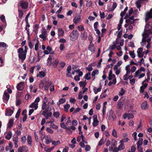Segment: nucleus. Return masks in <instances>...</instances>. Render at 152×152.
Listing matches in <instances>:
<instances>
[{
    "mask_svg": "<svg viewBox=\"0 0 152 152\" xmlns=\"http://www.w3.org/2000/svg\"><path fill=\"white\" fill-rule=\"evenodd\" d=\"M26 110H24L23 111L22 113V115H24V116L23 118V122H24L26 121L27 118V115L26 114Z\"/></svg>",
    "mask_w": 152,
    "mask_h": 152,
    "instance_id": "nucleus-30",
    "label": "nucleus"
},
{
    "mask_svg": "<svg viewBox=\"0 0 152 152\" xmlns=\"http://www.w3.org/2000/svg\"><path fill=\"white\" fill-rule=\"evenodd\" d=\"M143 35V39H145V42H146L147 43H151L150 42V41H151V38H148V39H146V38H147L148 37H144V35Z\"/></svg>",
    "mask_w": 152,
    "mask_h": 152,
    "instance_id": "nucleus-56",
    "label": "nucleus"
},
{
    "mask_svg": "<svg viewBox=\"0 0 152 152\" xmlns=\"http://www.w3.org/2000/svg\"><path fill=\"white\" fill-rule=\"evenodd\" d=\"M143 48H139L137 51V56L139 58L142 57L145 54V52H143Z\"/></svg>",
    "mask_w": 152,
    "mask_h": 152,
    "instance_id": "nucleus-12",
    "label": "nucleus"
},
{
    "mask_svg": "<svg viewBox=\"0 0 152 152\" xmlns=\"http://www.w3.org/2000/svg\"><path fill=\"white\" fill-rule=\"evenodd\" d=\"M143 141V139L142 138H140L137 143V146L142 145V144Z\"/></svg>",
    "mask_w": 152,
    "mask_h": 152,
    "instance_id": "nucleus-39",
    "label": "nucleus"
},
{
    "mask_svg": "<svg viewBox=\"0 0 152 152\" xmlns=\"http://www.w3.org/2000/svg\"><path fill=\"white\" fill-rule=\"evenodd\" d=\"M147 42H145V40L142 38V41L141 42V45L142 46H144V45L146 44Z\"/></svg>",
    "mask_w": 152,
    "mask_h": 152,
    "instance_id": "nucleus-63",
    "label": "nucleus"
},
{
    "mask_svg": "<svg viewBox=\"0 0 152 152\" xmlns=\"http://www.w3.org/2000/svg\"><path fill=\"white\" fill-rule=\"evenodd\" d=\"M27 142L28 144L29 145H31L32 142V139L31 136L30 135H28L27 137Z\"/></svg>",
    "mask_w": 152,
    "mask_h": 152,
    "instance_id": "nucleus-27",
    "label": "nucleus"
},
{
    "mask_svg": "<svg viewBox=\"0 0 152 152\" xmlns=\"http://www.w3.org/2000/svg\"><path fill=\"white\" fill-rule=\"evenodd\" d=\"M70 39L72 42H75L77 40L79 37V33L76 30H73L69 35Z\"/></svg>",
    "mask_w": 152,
    "mask_h": 152,
    "instance_id": "nucleus-3",
    "label": "nucleus"
},
{
    "mask_svg": "<svg viewBox=\"0 0 152 152\" xmlns=\"http://www.w3.org/2000/svg\"><path fill=\"white\" fill-rule=\"evenodd\" d=\"M121 144L120 145H119L118 148H115L114 149V150L117 151L118 150H121L124 149V144L122 142H121Z\"/></svg>",
    "mask_w": 152,
    "mask_h": 152,
    "instance_id": "nucleus-22",
    "label": "nucleus"
},
{
    "mask_svg": "<svg viewBox=\"0 0 152 152\" xmlns=\"http://www.w3.org/2000/svg\"><path fill=\"white\" fill-rule=\"evenodd\" d=\"M40 99L39 97H37L35 99L34 102H33L29 106V107L31 108H34L36 110L38 107V103L39 102Z\"/></svg>",
    "mask_w": 152,
    "mask_h": 152,
    "instance_id": "nucleus-7",
    "label": "nucleus"
},
{
    "mask_svg": "<svg viewBox=\"0 0 152 152\" xmlns=\"http://www.w3.org/2000/svg\"><path fill=\"white\" fill-rule=\"evenodd\" d=\"M99 73V71L98 70L96 69L93 71L92 72L91 75L92 76H94L96 75H97Z\"/></svg>",
    "mask_w": 152,
    "mask_h": 152,
    "instance_id": "nucleus-52",
    "label": "nucleus"
},
{
    "mask_svg": "<svg viewBox=\"0 0 152 152\" xmlns=\"http://www.w3.org/2000/svg\"><path fill=\"white\" fill-rule=\"evenodd\" d=\"M24 88V83L23 82H20L17 85V89L19 90H22Z\"/></svg>",
    "mask_w": 152,
    "mask_h": 152,
    "instance_id": "nucleus-18",
    "label": "nucleus"
},
{
    "mask_svg": "<svg viewBox=\"0 0 152 152\" xmlns=\"http://www.w3.org/2000/svg\"><path fill=\"white\" fill-rule=\"evenodd\" d=\"M108 117L110 119L114 120V118L113 116V110H111L110 111Z\"/></svg>",
    "mask_w": 152,
    "mask_h": 152,
    "instance_id": "nucleus-33",
    "label": "nucleus"
},
{
    "mask_svg": "<svg viewBox=\"0 0 152 152\" xmlns=\"http://www.w3.org/2000/svg\"><path fill=\"white\" fill-rule=\"evenodd\" d=\"M91 77V73L90 72H88L85 76L84 78L87 80L90 79Z\"/></svg>",
    "mask_w": 152,
    "mask_h": 152,
    "instance_id": "nucleus-45",
    "label": "nucleus"
},
{
    "mask_svg": "<svg viewBox=\"0 0 152 152\" xmlns=\"http://www.w3.org/2000/svg\"><path fill=\"white\" fill-rule=\"evenodd\" d=\"M10 95L7 93V92L5 91L3 96V99L5 103L7 102L9 99Z\"/></svg>",
    "mask_w": 152,
    "mask_h": 152,
    "instance_id": "nucleus-13",
    "label": "nucleus"
},
{
    "mask_svg": "<svg viewBox=\"0 0 152 152\" xmlns=\"http://www.w3.org/2000/svg\"><path fill=\"white\" fill-rule=\"evenodd\" d=\"M79 85L80 87H84L86 84V81H80L79 82Z\"/></svg>",
    "mask_w": 152,
    "mask_h": 152,
    "instance_id": "nucleus-47",
    "label": "nucleus"
},
{
    "mask_svg": "<svg viewBox=\"0 0 152 152\" xmlns=\"http://www.w3.org/2000/svg\"><path fill=\"white\" fill-rule=\"evenodd\" d=\"M47 105L45 101H43L42 106V109L43 110H45L46 108Z\"/></svg>",
    "mask_w": 152,
    "mask_h": 152,
    "instance_id": "nucleus-40",
    "label": "nucleus"
},
{
    "mask_svg": "<svg viewBox=\"0 0 152 152\" xmlns=\"http://www.w3.org/2000/svg\"><path fill=\"white\" fill-rule=\"evenodd\" d=\"M58 33L59 37H62L64 35V31L62 28H59L58 29Z\"/></svg>",
    "mask_w": 152,
    "mask_h": 152,
    "instance_id": "nucleus-20",
    "label": "nucleus"
},
{
    "mask_svg": "<svg viewBox=\"0 0 152 152\" xmlns=\"http://www.w3.org/2000/svg\"><path fill=\"white\" fill-rule=\"evenodd\" d=\"M141 72L139 69H138L136 72L134 76V77H137L138 76L140 75L141 74Z\"/></svg>",
    "mask_w": 152,
    "mask_h": 152,
    "instance_id": "nucleus-42",
    "label": "nucleus"
},
{
    "mask_svg": "<svg viewBox=\"0 0 152 152\" xmlns=\"http://www.w3.org/2000/svg\"><path fill=\"white\" fill-rule=\"evenodd\" d=\"M60 141L59 140L57 141H52V144L53 145H56L60 144Z\"/></svg>",
    "mask_w": 152,
    "mask_h": 152,
    "instance_id": "nucleus-55",
    "label": "nucleus"
},
{
    "mask_svg": "<svg viewBox=\"0 0 152 152\" xmlns=\"http://www.w3.org/2000/svg\"><path fill=\"white\" fill-rule=\"evenodd\" d=\"M112 134L113 137H118L117 132L115 129H113Z\"/></svg>",
    "mask_w": 152,
    "mask_h": 152,
    "instance_id": "nucleus-54",
    "label": "nucleus"
},
{
    "mask_svg": "<svg viewBox=\"0 0 152 152\" xmlns=\"http://www.w3.org/2000/svg\"><path fill=\"white\" fill-rule=\"evenodd\" d=\"M18 53L19 58L21 60L22 62H23L26 58L27 53L26 50L24 51L23 48H20L18 49Z\"/></svg>",
    "mask_w": 152,
    "mask_h": 152,
    "instance_id": "nucleus-2",
    "label": "nucleus"
},
{
    "mask_svg": "<svg viewBox=\"0 0 152 152\" xmlns=\"http://www.w3.org/2000/svg\"><path fill=\"white\" fill-rule=\"evenodd\" d=\"M101 87H100L98 88L95 87L93 88V91L95 94H97L98 92H100L101 91Z\"/></svg>",
    "mask_w": 152,
    "mask_h": 152,
    "instance_id": "nucleus-28",
    "label": "nucleus"
},
{
    "mask_svg": "<svg viewBox=\"0 0 152 152\" xmlns=\"http://www.w3.org/2000/svg\"><path fill=\"white\" fill-rule=\"evenodd\" d=\"M151 26L148 24H146L144 29V31L143 35L144 37H148L149 34L152 32Z\"/></svg>",
    "mask_w": 152,
    "mask_h": 152,
    "instance_id": "nucleus-4",
    "label": "nucleus"
},
{
    "mask_svg": "<svg viewBox=\"0 0 152 152\" xmlns=\"http://www.w3.org/2000/svg\"><path fill=\"white\" fill-rule=\"evenodd\" d=\"M49 119L50 120L46 122V125L48 124H52L55 121V120L53 118H50Z\"/></svg>",
    "mask_w": 152,
    "mask_h": 152,
    "instance_id": "nucleus-36",
    "label": "nucleus"
},
{
    "mask_svg": "<svg viewBox=\"0 0 152 152\" xmlns=\"http://www.w3.org/2000/svg\"><path fill=\"white\" fill-rule=\"evenodd\" d=\"M59 62V61L58 59H56L53 61L52 63L53 66L54 67L56 68L57 66V65Z\"/></svg>",
    "mask_w": 152,
    "mask_h": 152,
    "instance_id": "nucleus-34",
    "label": "nucleus"
},
{
    "mask_svg": "<svg viewBox=\"0 0 152 152\" xmlns=\"http://www.w3.org/2000/svg\"><path fill=\"white\" fill-rule=\"evenodd\" d=\"M70 107V105L68 104H66L64 106L65 110L66 111H68V110Z\"/></svg>",
    "mask_w": 152,
    "mask_h": 152,
    "instance_id": "nucleus-57",
    "label": "nucleus"
},
{
    "mask_svg": "<svg viewBox=\"0 0 152 152\" xmlns=\"http://www.w3.org/2000/svg\"><path fill=\"white\" fill-rule=\"evenodd\" d=\"M7 45L4 42H1L0 43V49L1 50H4L6 48Z\"/></svg>",
    "mask_w": 152,
    "mask_h": 152,
    "instance_id": "nucleus-25",
    "label": "nucleus"
},
{
    "mask_svg": "<svg viewBox=\"0 0 152 152\" xmlns=\"http://www.w3.org/2000/svg\"><path fill=\"white\" fill-rule=\"evenodd\" d=\"M117 144V142L114 139H113L111 147L109 148V150L112 151L114 148H115Z\"/></svg>",
    "mask_w": 152,
    "mask_h": 152,
    "instance_id": "nucleus-16",
    "label": "nucleus"
},
{
    "mask_svg": "<svg viewBox=\"0 0 152 152\" xmlns=\"http://www.w3.org/2000/svg\"><path fill=\"white\" fill-rule=\"evenodd\" d=\"M125 69L126 71V73H127L128 74H130L131 72L130 64L126 66Z\"/></svg>",
    "mask_w": 152,
    "mask_h": 152,
    "instance_id": "nucleus-29",
    "label": "nucleus"
},
{
    "mask_svg": "<svg viewBox=\"0 0 152 152\" xmlns=\"http://www.w3.org/2000/svg\"><path fill=\"white\" fill-rule=\"evenodd\" d=\"M66 100L64 99H61L59 101V103H58V104L59 105L60 104H62L65 102Z\"/></svg>",
    "mask_w": 152,
    "mask_h": 152,
    "instance_id": "nucleus-58",
    "label": "nucleus"
},
{
    "mask_svg": "<svg viewBox=\"0 0 152 152\" xmlns=\"http://www.w3.org/2000/svg\"><path fill=\"white\" fill-rule=\"evenodd\" d=\"M125 90L123 88H121V91L119 93V95L120 96H123L125 93Z\"/></svg>",
    "mask_w": 152,
    "mask_h": 152,
    "instance_id": "nucleus-49",
    "label": "nucleus"
},
{
    "mask_svg": "<svg viewBox=\"0 0 152 152\" xmlns=\"http://www.w3.org/2000/svg\"><path fill=\"white\" fill-rule=\"evenodd\" d=\"M130 74H128L126 73L123 76V79L124 80L127 81L128 80L129 76Z\"/></svg>",
    "mask_w": 152,
    "mask_h": 152,
    "instance_id": "nucleus-46",
    "label": "nucleus"
},
{
    "mask_svg": "<svg viewBox=\"0 0 152 152\" xmlns=\"http://www.w3.org/2000/svg\"><path fill=\"white\" fill-rule=\"evenodd\" d=\"M21 142H22L24 144L26 140V137L25 136H23L21 138Z\"/></svg>",
    "mask_w": 152,
    "mask_h": 152,
    "instance_id": "nucleus-59",
    "label": "nucleus"
},
{
    "mask_svg": "<svg viewBox=\"0 0 152 152\" xmlns=\"http://www.w3.org/2000/svg\"><path fill=\"white\" fill-rule=\"evenodd\" d=\"M88 50L91 52H93L94 51V47L93 45L90 44L89 46Z\"/></svg>",
    "mask_w": 152,
    "mask_h": 152,
    "instance_id": "nucleus-50",
    "label": "nucleus"
},
{
    "mask_svg": "<svg viewBox=\"0 0 152 152\" xmlns=\"http://www.w3.org/2000/svg\"><path fill=\"white\" fill-rule=\"evenodd\" d=\"M13 113V111L10 109H7L5 112V115L8 116H11Z\"/></svg>",
    "mask_w": 152,
    "mask_h": 152,
    "instance_id": "nucleus-21",
    "label": "nucleus"
},
{
    "mask_svg": "<svg viewBox=\"0 0 152 152\" xmlns=\"http://www.w3.org/2000/svg\"><path fill=\"white\" fill-rule=\"evenodd\" d=\"M141 108L144 110H146L148 108V105L147 102L144 101L141 104Z\"/></svg>",
    "mask_w": 152,
    "mask_h": 152,
    "instance_id": "nucleus-19",
    "label": "nucleus"
},
{
    "mask_svg": "<svg viewBox=\"0 0 152 152\" xmlns=\"http://www.w3.org/2000/svg\"><path fill=\"white\" fill-rule=\"evenodd\" d=\"M115 76L114 74H113L112 75H109V76H108V79L109 80H111L113 78H114V79L115 78Z\"/></svg>",
    "mask_w": 152,
    "mask_h": 152,
    "instance_id": "nucleus-60",
    "label": "nucleus"
},
{
    "mask_svg": "<svg viewBox=\"0 0 152 152\" xmlns=\"http://www.w3.org/2000/svg\"><path fill=\"white\" fill-rule=\"evenodd\" d=\"M87 37V33L86 31H84L83 34H82L81 39L83 40H86Z\"/></svg>",
    "mask_w": 152,
    "mask_h": 152,
    "instance_id": "nucleus-26",
    "label": "nucleus"
},
{
    "mask_svg": "<svg viewBox=\"0 0 152 152\" xmlns=\"http://www.w3.org/2000/svg\"><path fill=\"white\" fill-rule=\"evenodd\" d=\"M50 127L55 129H57L58 128V127L57 126L53 123L50 124Z\"/></svg>",
    "mask_w": 152,
    "mask_h": 152,
    "instance_id": "nucleus-44",
    "label": "nucleus"
},
{
    "mask_svg": "<svg viewBox=\"0 0 152 152\" xmlns=\"http://www.w3.org/2000/svg\"><path fill=\"white\" fill-rule=\"evenodd\" d=\"M128 8L126 7L124 9V11L122 12L120 14L121 18L119 20V23L118 25V30H120L121 28V26L123 21V17L126 13V12Z\"/></svg>",
    "mask_w": 152,
    "mask_h": 152,
    "instance_id": "nucleus-5",
    "label": "nucleus"
},
{
    "mask_svg": "<svg viewBox=\"0 0 152 152\" xmlns=\"http://www.w3.org/2000/svg\"><path fill=\"white\" fill-rule=\"evenodd\" d=\"M45 75V73L42 71L39 72V74L37 75V77H40L42 78L44 77Z\"/></svg>",
    "mask_w": 152,
    "mask_h": 152,
    "instance_id": "nucleus-31",
    "label": "nucleus"
},
{
    "mask_svg": "<svg viewBox=\"0 0 152 152\" xmlns=\"http://www.w3.org/2000/svg\"><path fill=\"white\" fill-rule=\"evenodd\" d=\"M150 18H152V8L149 11L146 12L145 13V21L147 22Z\"/></svg>",
    "mask_w": 152,
    "mask_h": 152,
    "instance_id": "nucleus-10",
    "label": "nucleus"
},
{
    "mask_svg": "<svg viewBox=\"0 0 152 152\" xmlns=\"http://www.w3.org/2000/svg\"><path fill=\"white\" fill-rule=\"evenodd\" d=\"M78 30L80 31H82L84 30V28L83 26L80 25L78 26L77 27Z\"/></svg>",
    "mask_w": 152,
    "mask_h": 152,
    "instance_id": "nucleus-61",
    "label": "nucleus"
},
{
    "mask_svg": "<svg viewBox=\"0 0 152 152\" xmlns=\"http://www.w3.org/2000/svg\"><path fill=\"white\" fill-rule=\"evenodd\" d=\"M28 151V148L26 146H22L20 147L18 150V152H27Z\"/></svg>",
    "mask_w": 152,
    "mask_h": 152,
    "instance_id": "nucleus-15",
    "label": "nucleus"
},
{
    "mask_svg": "<svg viewBox=\"0 0 152 152\" xmlns=\"http://www.w3.org/2000/svg\"><path fill=\"white\" fill-rule=\"evenodd\" d=\"M123 104L122 102L118 101V102L117 106L118 108L121 109L123 106Z\"/></svg>",
    "mask_w": 152,
    "mask_h": 152,
    "instance_id": "nucleus-48",
    "label": "nucleus"
},
{
    "mask_svg": "<svg viewBox=\"0 0 152 152\" xmlns=\"http://www.w3.org/2000/svg\"><path fill=\"white\" fill-rule=\"evenodd\" d=\"M46 131L48 132L50 134H52L53 133V131L50 127H47Z\"/></svg>",
    "mask_w": 152,
    "mask_h": 152,
    "instance_id": "nucleus-43",
    "label": "nucleus"
},
{
    "mask_svg": "<svg viewBox=\"0 0 152 152\" xmlns=\"http://www.w3.org/2000/svg\"><path fill=\"white\" fill-rule=\"evenodd\" d=\"M46 49L47 50L50 52V54H54V52L52 51L51 47H50L49 46H48L46 48Z\"/></svg>",
    "mask_w": 152,
    "mask_h": 152,
    "instance_id": "nucleus-41",
    "label": "nucleus"
},
{
    "mask_svg": "<svg viewBox=\"0 0 152 152\" xmlns=\"http://www.w3.org/2000/svg\"><path fill=\"white\" fill-rule=\"evenodd\" d=\"M45 143L46 144L50 143L51 142H52V139L50 137H45Z\"/></svg>",
    "mask_w": 152,
    "mask_h": 152,
    "instance_id": "nucleus-38",
    "label": "nucleus"
},
{
    "mask_svg": "<svg viewBox=\"0 0 152 152\" xmlns=\"http://www.w3.org/2000/svg\"><path fill=\"white\" fill-rule=\"evenodd\" d=\"M150 80V78L149 79H145L142 82V86H141L140 87V92L141 93H143L145 89L148 86V84L147 83H144L145 81L148 82L149 80Z\"/></svg>",
    "mask_w": 152,
    "mask_h": 152,
    "instance_id": "nucleus-9",
    "label": "nucleus"
},
{
    "mask_svg": "<svg viewBox=\"0 0 152 152\" xmlns=\"http://www.w3.org/2000/svg\"><path fill=\"white\" fill-rule=\"evenodd\" d=\"M18 17L20 19L22 18L24 15L23 11L19 9L18 10Z\"/></svg>",
    "mask_w": 152,
    "mask_h": 152,
    "instance_id": "nucleus-32",
    "label": "nucleus"
},
{
    "mask_svg": "<svg viewBox=\"0 0 152 152\" xmlns=\"http://www.w3.org/2000/svg\"><path fill=\"white\" fill-rule=\"evenodd\" d=\"M93 125L94 127L96 126L99 124V121L97 118V116L96 115H94L93 116Z\"/></svg>",
    "mask_w": 152,
    "mask_h": 152,
    "instance_id": "nucleus-14",
    "label": "nucleus"
},
{
    "mask_svg": "<svg viewBox=\"0 0 152 152\" xmlns=\"http://www.w3.org/2000/svg\"><path fill=\"white\" fill-rule=\"evenodd\" d=\"M104 142V141L103 138H102L100 140L98 145L99 146H101L103 144Z\"/></svg>",
    "mask_w": 152,
    "mask_h": 152,
    "instance_id": "nucleus-64",
    "label": "nucleus"
},
{
    "mask_svg": "<svg viewBox=\"0 0 152 152\" xmlns=\"http://www.w3.org/2000/svg\"><path fill=\"white\" fill-rule=\"evenodd\" d=\"M54 111L53 113V115L56 118H58L60 115V113L58 111H55L54 107H53Z\"/></svg>",
    "mask_w": 152,
    "mask_h": 152,
    "instance_id": "nucleus-23",
    "label": "nucleus"
},
{
    "mask_svg": "<svg viewBox=\"0 0 152 152\" xmlns=\"http://www.w3.org/2000/svg\"><path fill=\"white\" fill-rule=\"evenodd\" d=\"M53 58V56L50 55L47 59V64L49 66L51 64V60Z\"/></svg>",
    "mask_w": 152,
    "mask_h": 152,
    "instance_id": "nucleus-24",
    "label": "nucleus"
},
{
    "mask_svg": "<svg viewBox=\"0 0 152 152\" xmlns=\"http://www.w3.org/2000/svg\"><path fill=\"white\" fill-rule=\"evenodd\" d=\"M129 54L131 57L132 58H134L135 57V55L134 53V51H130L129 52Z\"/></svg>",
    "mask_w": 152,
    "mask_h": 152,
    "instance_id": "nucleus-51",
    "label": "nucleus"
},
{
    "mask_svg": "<svg viewBox=\"0 0 152 152\" xmlns=\"http://www.w3.org/2000/svg\"><path fill=\"white\" fill-rule=\"evenodd\" d=\"M71 118L69 117L67 120V121L66 123V126H68L70 125V124L71 123V121L70 120Z\"/></svg>",
    "mask_w": 152,
    "mask_h": 152,
    "instance_id": "nucleus-62",
    "label": "nucleus"
},
{
    "mask_svg": "<svg viewBox=\"0 0 152 152\" xmlns=\"http://www.w3.org/2000/svg\"><path fill=\"white\" fill-rule=\"evenodd\" d=\"M13 124V119H10L7 124L8 127L10 128L12 127Z\"/></svg>",
    "mask_w": 152,
    "mask_h": 152,
    "instance_id": "nucleus-35",
    "label": "nucleus"
},
{
    "mask_svg": "<svg viewBox=\"0 0 152 152\" xmlns=\"http://www.w3.org/2000/svg\"><path fill=\"white\" fill-rule=\"evenodd\" d=\"M39 42L38 40H37L36 44L35 45L34 48L36 51H37L38 48V46L39 45Z\"/></svg>",
    "mask_w": 152,
    "mask_h": 152,
    "instance_id": "nucleus-53",
    "label": "nucleus"
},
{
    "mask_svg": "<svg viewBox=\"0 0 152 152\" xmlns=\"http://www.w3.org/2000/svg\"><path fill=\"white\" fill-rule=\"evenodd\" d=\"M80 15L78 14L75 17L73 21L74 23L76 24L78 23L80 20Z\"/></svg>",
    "mask_w": 152,
    "mask_h": 152,
    "instance_id": "nucleus-17",
    "label": "nucleus"
},
{
    "mask_svg": "<svg viewBox=\"0 0 152 152\" xmlns=\"http://www.w3.org/2000/svg\"><path fill=\"white\" fill-rule=\"evenodd\" d=\"M137 10L133 12L132 8L129 10V14L126 15L125 19L127 18L126 20V23L129 24V25L133 24L136 20H138V19H134V18L137 17Z\"/></svg>",
    "mask_w": 152,
    "mask_h": 152,
    "instance_id": "nucleus-1",
    "label": "nucleus"
},
{
    "mask_svg": "<svg viewBox=\"0 0 152 152\" xmlns=\"http://www.w3.org/2000/svg\"><path fill=\"white\" fill-rule=\"evenodd\" d=\"M41 34L39 35V37L42 39L43 40L45 41L47 36V31L45 28H42L41 30Z\"/></svg>",
    "mask_w": 152,
    "mask_h": 152,
    "instance_id": "nucleus-8",
    "label": "nucleus"
},
{
    "mask_svg": "<svg viewBox=\"0 0 152 152\" xmlns=\"http://www.w3.org/2000/svg\"><path fill=\"white\" fill-rule=\"evenodd\" d=\"M12 136V133L11 132H9L7 135L5 136V138L7 140H9L11 138Z\"/></svg>",
    "mask_w": 152,
    "mask_h": 152,
    "instance_id": "nucleus-37",
    "label": "nucleus"
},
{
    "mask_svg": "<svg viewBox=\"0 0 152 152\" xmlns=\"http://www.w3.org/2000/svg\"><path fill=\"white\" fill-rule=\"evenodd\" d=\"M19 4L23 9H26L28 7V3L27 2L23 1H20Z\"/></svg>",
    "mask_w": 152,
    "mask_h": 152,
    "instance_id": "nucleus-11",
    "label": "nucleus"
},
{
    "mask_svg": "<svg viewBox=\"0 0 152 152\" xmlns=\"http://www.w3.org/2000/svg\"><path fill=\"white\" fill-rule=\"evenodd\" d=\"M50 109L49 110V108L48 107L43 112L42 115L44 116L46 119H49V118L51 117L52 113L50 111Z\"/></svg>",
    "mask_w": 152,
    "mask_h": 152,
    "instance_id": "nucleus-6",
    "label": "nucleus"
}]
</instances>
